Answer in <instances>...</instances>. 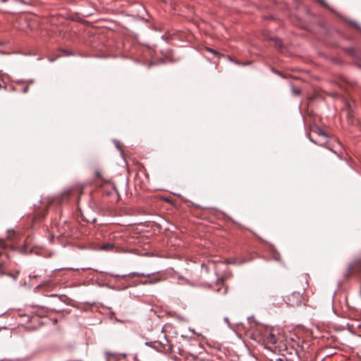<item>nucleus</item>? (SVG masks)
I'll return each instance as SVG.
<instances>
[{
    "label": "nucleus",
    "instance_id": "nucleus-2",
    "mask_svg": "<svg viewBox=\"0 0 361 361\" xmlns=\"http://www.w3.org/2000/svg\"><path fill=\"white\" fill-rule=\"evenodd\" d=\"M264 340L267 344L271 345L276 344L277 341L276 336L272 333L271 331H269L267 334L264 335Z\"/></svg>",
    "mask_w": 361,
    "mask_h": 361
},
{
    "label": "nucleus",
    "instance_id": "nucleus-13",
    "mask_svg": "<svg viewBox=\"0 0 361 361\" xmlns=\"http://www.w3.org/2000/svg\"><path fill=\"white\" fill-rule=\"evenodd\" d=\"M28 85L25 86L23 90H22V92L23 93H26L27 91H28Z\"/></svg>",
    "mask_w": 361,
    "mask_h": 361
},
{
    "label": "nucleus",
    "instance_id": "nucleus-3",
    "mask_svg": "<svg viewBox=\"0 0 361 361\" xmlns=\"http://www.w3.org/2000/svg\"><path fill=\"white\" fill-rule=\"evenodd\" d=\"M291 298L295 299V301H293V302L291 303V305H293V306L299 305L300 304L301 295L300 293H298V292L293 293L292 295L290 296H289V298H288V300L290 302H292Z\"/></svg>",
    "mask_w": 361,
    "mask_h": 361
},
{
    "label": "nucleus",
    "instance_id": "nucleus-5",
    "mask_svg": "<svg viewBox=\"0 0 361 361\" xmlns=\"http://www.w3.org/2000/svg\"><path fill=\"white\" fill-rule=\"evenodd\" d=\"M163 345L166 347V345H172L169 342V340L166 338V336H164L163 339L159 341Z\"/></svg>",
    "mask_w": 361,
    "mask_h": 361
},
{
    "label": "nucleus",
    "instance_id": "nucleus-19",
    "mask_svg": "<svg viewBox=\"0 0 361 361\" xmlns=\"http://www.w3.org/2000/svg\"><path fill=\"white\" fill-rule=\"evenodd\" d=\"M130 275H137L135 273H132Z\"/></svg>",
    "mask_w": 361,
    "mask_h": 361
},
{
    "label": "nucleus",
    "instance_id": "nucleus-10",
    "mask_svg": "<svg viewBox=\"0 0 361 361\" xmlns=\"http://www.w3.org/2000/svg\"><path fill=\"white\" fill-rule=\"evenodd\" d=\"M16 2L20 3L22 4L28 5L30 2L28 0H14Z\"/></svg>",
    "mask_w": 361,
    "mask_h": 361
},
{
    "label": "nucleus",
    "instance_id": "nucleus-8",
    "mask_svg": "<svg viewBox=\"0 0 361 361\" xmlns=\"http://www.w3.org/2000/svg\"><path fill=\"white\" fill-rule=\"evenodd\" d=\"M317 133L318 135H319L323 136L324 138L327 137L326 133L321 128H317Z\"/></svg>",
    "mask_w": 361,
    "mask_h": 361
},
{
    "label": "nucleus",
    "instance_id": "nucleus-15",
    "mask_svg": "<svg viewBox=\"0 0 361 361\" xmlns=\"http://www.w3.org/2000/svg\"><path fill=\"white\" fill-rule=\"evenodd\" d=\"M352 24L353 25V26H354L355 27H356V28H357V29H359V28H360V27H359V26H358V25H357L356 23H353V22H352Z\"/></svg>",
    "mask_w": 361,
    "mask_h": 361
},
{
    "label": "nucleus",
    "instance_id": "nucleus-17",
    "mask_svg": "<svg viewBox=\"0 0 361 361\" xmlns=\"http://www.w3.org/2000/svg\"><path fill=\"white\" fill-rule=\"evenodd\" d=\"M276 361H283V360L281 358H278Z\"/></svg>",
    "mask_w": 361,
    "mask_h": 361
},
{
    "label": "nucleus",
    "instance_id": "nucleus-11",
    "mask_svg": "<svg viewBox=\"0 0 361 361\" xmlns=\"http://www.w3.org/2000/svg\"><path fill=\"white\" fill-rule=\"evenodd\" d=\"M292 92H293V94L294 95H295V96L299 95L300 93L299 90H296V89H294V88L292 90Z\"/></svg>",
    "mask_w": 361,
    "mask_h": 361
},
{
    "label": "nucleus",
    "instance_id": "nucleus-7",
    "mask_svg": "<svg viewBox=\"0 0 361 361\" xmlns=\"http://www.w3.org/2000/svg\"><path fill=\"white\" fill-rule=\"evenodd\" d=\"M101 248H102V250H110V249L113 248V245L109 244V243L105 244V245H103Z\"/></svg>",
    "mask_w": 361,
    "mask_h": 361
},
{
    "label": "nucleus",
    "instance_id": "nucleus-4",
    "mask_svg": "<svg viewBox=\"0 0 361 361\" xmlns=\"http://www.w3.org/2000/svg\"><path fill=\"white\" fill-rule=\"evenodd\" d=\"M290 341H293L297 346L302 347V344L304 343V340L300 338L295 334H293L290 338Z\"/></svg>",
    "mask_w": 361,
    "mask_h": 361
},
{
    "label": "nucleus",
    "instance_id": "nucleus-14",
    "mask_svg": "<svg viewBox=\"0 0 361 361\" xmlns=\"http://www.w3.org/2000/svg\"><path fill=\"white\" fill-rule=\"evenodd\" d=\"M115 277H121V278H125L126 276H127V274H123V275H114Z\"/></svg>",
    "mask_w": 361,
    "mask_h": 361
},
{
    "label": "nucleus",
    "instance_id": "nucleus-1",
    "mask_svg": "<svg viewBox=\"0 0 361 361\" xmlns=\"http://www.w3.org/2000/svg\"><path fill=\"white\" fill-rule=\"evenodd\" d=\"M152 347L156 350L158 352L164 353V354H169L172 351V345H166V347L164 346L163 344L159 341H155L152 344Z\"/></svg>",
    "mask_w": 361,
    "mask_h": 361
},
{
    "label": "nucleus",
    "instance_id": "nucleus-18",
    "mask_svg": "<svg viewBox=\"0 0 361 361\" xmlns=\"http://www.w3.org/2000/svg\"><path fill=\"white\" fill-rule=\"evenodd\" d=\"M116 147L120 149L118 145L116 143Z\"/></svg>",
    "mask_w": 361,
    "mask_h": 361
},
{
    "label": "nucleus",
    "instance_id": "nucleus-9",
    "mask_svg": "<svg viewBox=\"0 0 361 361\" xmlns=\"http://www.w3.org/2000/svg\"><path fill=\"white\" fill-rule=\"evenodd\" d=\"M274 42H275L276 47H277L279 49L282 48V43L279 39H275Z\"/></svg>",
    "mask_w": 361,
    "mask_h": 361
},
{
    "label": "nucleus",
    "instance_id": "nucleus-16",
    "mask_svg": "<svg viewBox=\"0 0 361 361\" xmlns=\"http://www.w3.org/2000/svg\"><path fill=\"white\" fill-rule=\"evenodd\" d=\"M224 321H225V322H226L227 324H228V323H229V322H228V318H227V317H225V318H224Z\"/></svg>",
    "mask_w": 361,
    "mask_h": 361
},
{
    "label": "nucleus",
    "instance_id": "nucleus-12",
    "mask_svg": "<svg viewBox=\"0 0 361 361\" xmlns=\"http://www.w3.org/2000/svg\"><path fill=\"white\" fill-rule=\"evenodd\" d=\"M318 2H319L322 5H323L324 7H327V4L324 1V0H317Z\"/></svg>",
    "mask_w": 361,
    "mask_h": 361
},
{
    "label": "nucleus",
    "instance_id": "nucleus-6",
    "mask_svg": "<svg viewBox=\"0 0 361 361\" xmlns=\"http://www.w3.org/2000/svg\"><path fill=\"white\" fill-rule=\"evenodd\" d=\"M207 51L210 53H212L213 54L216 55L218 57L221 56V54L220 53H219L217 51L212 49L211 48H207Z\"/></svg>",
    "mask_w": 361,
    "mask_h": 361
}]
</instances>
